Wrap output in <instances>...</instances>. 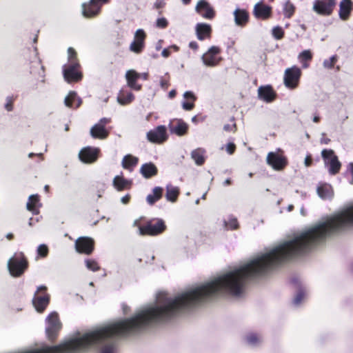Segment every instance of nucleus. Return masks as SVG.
Returning a JSON list of instances; mask_svg holds the SVG:
<instances>
[{
  "mask_svg": "<svg viewBox=\"0 0 353 353\" xmlns=\"http://www.w3.org/2000/svg\"><path fill=\"white\" fill-rule=\"evenodd\" d=\"M68 63L63 66L64 79L68 83L77 82L81 79L82 74L79 71L80 65L77 59V52L74 48L68 49Z\"/></svg>",
  "mask_w": 353,
  "mask_h": 353,
  "instance_id": "obj_1",
  "label": "nucleus"
},
{
  "mask_svg": "<svg viewBox=\"0 0 353 353\" xmlns=\"http://www.w3.org/2000/svg\"><path fill=\"white\" fill-rule=\"evenodd\" d=\"M166 230L165 221L161 219H153L139 226L140 235L157 236Z\"/></svg>",
  "mask_w": 353,
  "mask_h": 353,
  "instance_id": "obj_2",
  "label": "nucleus"
},
{
  "mask_svg": "<svg viewBox=\"0 0 353 353\" xmlns=\"http://www.w3.org/2000/svg\"><path fill=\"white\" fill-rule=\"evenodd\" d=\"M28 268V261L22 252L15 254L8 261L10 274L14 277L21 276Z\"/></svg>",
  "mask_w": 353,
  "mask_h": 353,
  "instance_id": "obj_3",
  "label": "nucleus"
},
{
  "mask_svg": "<svg viewBox=\"0 0 353 353\" xmlns=\"http://www.w3.org/2000/svg\"><path fill=\"white\" fill-rule=\"evenodd\" d=\"M46 332L48 338L54 341L59 332L61 329V323L59 318V314L56 312H52L46 319Z\"/></svg>",
  "mask_w": 353,
  "mask_h": 353,
  "instance_id": "obj_4",
  "label": "nucleus"
},
{
  "mask_svg": "<svg viewBox=\"0 0 353 353\" xmlns=\"http://www.w3.org/2000/svg\"><path fill=\"white\" fill-rule=\"evenodd\" d=\"M321 156L325 165L327 167L329 174L331 175L336 174L341 169V163L339 161L337 156L334 154V150L324 149L321 152Z\"/></svg>",
  "mask_w": 353,
  "mask_h": 353,
  "instance_id": "obj_5",
  "label": "nucleus"
},
{
  "mask_svg": "<svg viewBox=\"0 0 353 353\" xmlns=\"http://www.w3.org/2000/svg\"><path fill=\"white\" fill-rule=\"evenodd\" d=\"M301 75V70L296 66L287 68L285 71L283 81L285 85L290 89H294L298 86Z\"/></svg>",
  "mask_w": 353,
  "mask_h": 353,
  "instance_id": "obj_6",
  "label": "nucleus"
},
{
  "mask_svg": "<svg viewBox=\"0 0 353 353\" xmlns=\"http://www.w3.org/2000/svg\"><path fill=\"white\" fill-rule=\"evenodd\" d=\"M47 290V288L45 285H40L37 288L34 296L32 299V303L36 310L38 312H43L50 302V295L44 293L42 295H39V292H45Z\"/></svg>",
  "mask_w": 353,
  "mask_h": 353,
  "instance_id": "obj_7",
  "label": "nucleus"
},
{
  "mask_svg": "<svg viewBox=\"0 0 353 353\" xmlns=\"http://www.w3.org/2000/svg\"><path fill=\"white\" fill-rule=\"evenodd\" d=\"M336 3V0H315L313 3V10L319 14L330 15Z\"/></svg>",
  "mask_w": 353,
  "mask_h": 353,
  "instance_id": "obj_8",
  "label": "nucleus"
},
{
  "mask_svg": "<svg viewBox=\"0 0 353 353\" xmlns=\"http://www.w3.org/2000/svg\"><path fill=\"white\" fill-rule=\"evenodd\" d=\"M108 0H90L88 3L82 4V14L85 17H93L97 15L101 10V3H107Z\"/></svg>",
  "mask_w": 353,
  "mask_h": 353,
  "instance_id": "obj_9",
  "label": "nucleus"
},
{
  "mask_svg": "<svg viewBox=\"0 0 353 353\" xmlns=\"http://www.w3.org/2000/svg\"><path fill=\"white\" fill-rule=\"evenodd\" d=\"M168 137L166 127L162 125L147 132V139L152 143H163L168 139Z\"/></svg>",
  "mask_w": 353,
  "mask_h": 353,
  "instance_id": "obj_10",
  "label": "nucleus"
},
{
  "mask_svg": "<svg viewBox=\"0 0 353 353\" xmlns=\"http://www.w3.org/2000/svg\"><path fill=\"white\" fill-rule=\"evenodd\" d=\"M75 249L77 252L90 254L94 250V241L87 236H81L75 241Z\"/></svg>",
  "mask_w": 353,
  "mask_h": 353,
  "instance_id": "obj_11",
  "label": "nucleus"
},
{
  "mask_svg": "<svg viewBox=\"0 0 353 353\" xmlns=\"http://www.w3.org/2000/svg\"><path fill=\"white\" fill-rule=\"evenodd\" d=\"M195 11L204 19L212 20L215 17V11L213 7L206 0L198 1Z\"/></svg>",
  "mask_w": 353,
  "mask_h": 353,
  "instance_id": "obj_12",
  "label": "nucleus"
},
{
  "mask_svg": "<svg viewBox=\"0 0 353 353\" xmlns=\"http://www.w3.org/2000/svg\"><path fill=\"white\" fill-rule=\"evenodd\" d=\"M146 34L143 29H138L134 34V41L130 43V50L137 54L141 53L145 47Z\"/></svg>",
  "mask_w": 353,
  "mask_h": 353,
  "instance_id": "obj_13",
  "label": "nucleus"
},
{
  "mask_svg": "<svg viewBox=\"0 0 353 353\" xmlns=\"http://www.w3.org/2000/svg\"><path fill=\"white\" fill-rule=\"evenodd\" d=\"M100 152L99 148L90 146L83 148L79 153V159L85 163H92L97 161Z\"/></svg>",
  "mask_w": 353,
  "mask_h": 353,
  "instance_id": "obj_14",
  "label": "nucleus"
},
{
  "mask_svg": "<svg viewBox=\"0 0 353 353\" xmlns=\"http://www.w3.org/2000/svg\"><path fill=\"white\" fill-rule=\"evenodd\" d=\"M267 163L275 170H281L287 165V159L285 157L279 155L273 152H269L267 156Z\"/></svg>",
  "mask_w": 353,
  "mask_h": 353,
  "instance_id": "obj_15",
  "label": "nucleus"
},
{
  "mask_svg": "<svg viewBox=\"0 0 353 353\" xmlns=\"http://www.w3.org/2000/svg\"><path fill=\"white\" fill-rule=\"evenodd\" d=\"M168 128L170 133L181 137L187 133L188 125L182 119H175L170 121Z\"/></svg>",
  "mask_w": 353,
  "mask_h": 353,
  "instance_id": "obj_16",
  "label": "nucleus"
},
{
  "mask_svg": "<svg viewBox=\"0 0 353 353\" xmlns=\"http://www.w3.org/2000/svg\"><path fill=\"white\" fill-rule=\"evenodd\" d=\"M234 20L235 25L239 27H244L249 21L250 15L245 9L236 8L234 12Z\"/></svg>",
  "mask_w": 353,
  "mask_h": 353,
  "instance_id": "obj_17",
  "label": "nucleus"
},
{
  "mask_svg": "<svg viewBox=\"0 0 353 353\" xmlns=\"http://www.w3.org/2000/svg\"><path fill=\"white\" fill-rule=\"evenodd\" d=\"M195 32L197 39L199 41H203L210 38L212 27L205 23H198L195 26Z\"/></svg>",
  "mask_w": 353,
  "mask_h": 353,
  "instance_id": "obj_18",
  "label": "nucleus"
},
{
  "mask_svg": "<svg viewBox=\"0 0 353 353\" xmlns=\"http://www.w3.org/2000/svg\"><path fill=\"white\" fill-rule=\"evenodd\" d=\"M253 14L257 19H267L271 16L272 7L262 3H257L254 6Z\"/></svg>",
  "mask_w": 353,
  "mask_h": 353,
  "instance_id": "obj_19",
  "label": "nucleus"
},
{
  "mask_svg": "<svg viewBox=\"0 0 353 353\" xmlns=\"http://www.w3.org/2000/svg\"><path fill=\"white\" fill-rule=\"evenodd\" d=\"M258 96L266 103H271L275 99L276 93L271 85L261 86L258 89Z\"/></svg>",
  "mask_w": 353,
  "mask_h": 353,
  "instance_id": "obj_20",
  "label": "nucleus"
},
{
  "mask_svg": "<svg viewBox=\"0 0 353 353\" xmlns=\"http://www.w3.org/2000/svg\"><path fill=\"white\" fill-rule=\"evenodd\" d=\"M132 184V180L126 179L119 175L115 176L112 181V185L117 191L130 189Z\"/></svg>",
  "mask_w": 353,
  "mask_h": 353,
  "instance_id": "obj_21",
  "label": "nucleus"
},
{
  "mask_svg": "<svg viewBox=\"0 0 353 353\" xmlns=\"http://www.w3.org/2000/svg\"><path fill=\"white\" fill-rule=\"evenodd\" d=\"M245 343L252 347L260 346L263 341V337L260 334L256 332H249L244 337Z\"/></svg>",
  "mask_w": 353,
  "mask_h": 353,
  "instance_id": "obj_22",
  "label": "nucleus"
},
{
  "mask_svg": "<svg viewBox=\"0 0 353 353\" xmlns=\"http://www.w3.org/2000/svg\"><path fill=\"white\" fill-rule=\"evenodd\" d=\"M157 166L152 162L143 164L140 168V173L145 179H150L157 174Z\"/></svg>",
  "mask_w": 353,
  "mask_h": 353,
  "instance_id": "obj_23",
  "label": "nucleus"
},
{
  "mask_svg": "<svg viewBox=\"0 0 353 353\" xmlns=\"http://www.w3.org/2000/svg\"><path fill=\"white\" fill-rule=\"evenodd\" d=\"M90 134L93 139H105L108 137L109 131L96 123L91 128Z\"/></svg>",
  "mask_w": 353,
  "mask_h": 353,
  "instance_id": "obj_24",
  "label": "nucleus"
},
{
  "mask_svg": "<svg viewBox=\"0 0 353 353\" xmlns=\"http://www.w3.org/2000/svg\"><path fill=\"white\" fill-rule=\"evenodd\" d=\"M81 99L77 96V92L74 91H70L64 99L65 106L69 108H78L81 105Z\"/></svg>",
  "mask_w": 353,
  "mask_h": 353,
  "instance_id": "obj_25",
  "label": "nucleus"
},
{
  "mask_svg": "<svg viewBox=\"0 0 353 353\" xmlns=\"http://www.w3.org/2000/svg\"><path fill=\"white\" fill-rule=\"evenodd\" d=\"M41 205L39 203V197L38 194H32L29 196L28 201L26 203V208L28 211L32 212L33 214L39 213V208Z\"/></svg>",
  "mask_w": 353,
  "mask_h": 353,
  "instance_id": "obj_26",
  "label": "nucleus"
},
{
  "mask_svg": "<svg viewBox=\"0 0 353 353\" xmlns=\"http://www.w3.org/2000/svg\"><path fill=\"white\" fill-rule=\"evenodd\" d=\"M352 9V2L351 0H343L340 3L339 17L343 20H346L350 16Z\"/></svg>",
  "mask_w": 353,
  "mask_h": 353,
  "instance_id": "obj_27",
  "label": "nucleus"
},
{
  "mask_svg": "<svg viewBox=\"0 0 353 353\" xmlns=\"http://www.w3.org/2000/svg\"><path fill=\"white\" fill-rule=\"evenodd\" d=\"M163 188L159 186L154 187L152 192L146 196V201L150 205H154L160 200L163 196Z\"/></svg>",
  "mask_w": 353,
  "mask_h": 353,
  "instance_id": "obj_28",
  "label": "nucleus"
},
{
  "mask_svg": "<svg viewBox=\"0 0 353 353\" xmlns=\"http://www.w3.org/2000/svg\"><path fill=\"white\" fill-rule=\"evenodd\" d=\"M316 192L319 196L323 200L331 199L333 196L332 187L326 183L318 186Z\"/></svg>",
  "mask_w": 353,
  "mask_h": 353,
  "instance_id": "obj_29",
  "label": "nucleus"
},
{
  "mask_svg": "<svg viewBox=\"0 0 353 353\" xmlns=\"http://www.w3.org/2000/svg\"><path fill=\"white\" fill-rule=\"evenodd\" d=\"M134 99V96L131 92L121 90L117 97V101L119 104L125 105L131 103Z\"/></svg>",
  "mask_w": 353,
  "mask_h": 353,
  "instance_id": "obj_30",
  "label": "nucleus"
},
{
  "mask_svg": "<svg viewBox=\"0 0 353 353\" xmlns=\"http://www.w3.org/2000/svg\"><path fill=\"white\" fill-rule=\"evenodd\" d=\"M205 153V150L203 148H199L196 150H194L191 152V157L195 161V163L198 165H201L205 162L204 154Z\"/></svg>",
  "mask_w": 353,
  "mask_h": 353,
  "instance_id": "obj_31",
  "label": "nucleus"
},
{
  "mask_svg": "<svg viewBox=\"0 0 353 353\" xmlns=\"http://www.w3.org/2000/svg\"><path fill=\"white\" fill-rule=\"evenodd\" d=\"M179 194V190L177 187H174L169 184L166 186L165 198L167 201L170 202H175L177 200Z\"/></svg>",
  "mask_w": 353,
  "mask_h": 353,
  "instance_id": "obj_32",
  "label": "nucleus"
},
{
  "mask_svg": "<svg viewBox=\"0 0 353 353\" xmlns=\"http://www.w3.org/2000/svg\"><path fill=\"white\" fill-rule=\"evenodd\" d=\"M138 158L130 154L125 155L122 161V166L125 169H129L130 167H134L138 163Z\"/></svg>",
  "mask_w": 353,
  "mask_h": 353,
  "instance_id": "obj_33",
  "label": "nucleus"
},
{
  "mask_svg": "<svg viewBox=\"0 0 353 353\" xmlns=\"http://www.w3.org/2000/svg\"><path fill=\"white\" fill-rule=\"evenodd\" d=\"M201 60L203 64L208 67H214L219 63V61L216 59V57L208 52L202 55Z\"/></svg>",
  "mask_w": 353,
  "mask_h": 353,
  "instance_id": "obj_34",
  "label": "nucleus"
},
{
  "mask_svg": "<svg viewBox=\"0 0 353 353\" xmlns=\"http://www.w3.org/2000/svg\"><path fill=\"white\" fill-rule=\"evenodd\" d=\"M306 296V290L304 288L300 287L299 288L296 294H295L292 303L294 306L298 307L301 303L302 301Z\"/></svg>",
  "mask_w": 353,
  "mask_h": 353,
  "instance_id": "obj_35",
  "label": "nucleus"
},
{
  "mask_svg": "<svg viewBox=\"0 0 353 353\" xmlns=\"http://www.w3.org/2000/svg\"><path fill=\"white\" fill-rule=\"evenodd\" d=\"M294 6L290 1H287L285 3L283 12L285 17L290 18L294 14Z\"/></svg>",
  "mask_w": 353,
  "mask_h": 353,
  "instance_id": "obj_36",
  "label": "nucleus"
},
{
  "mask_svg": "<svg viewBox=\"0 0 353 353\" xmlns=\"http://www.w3.org/2000/svg\"><path fill=\"white\" fill-rule=\"evenodd\" d=\"M85 264L86 268L92 272H96L100 269V267L97 261L93 259H85Z\"/></svg>",
  "mask_w": 353,
  "mask_h": 353,
  "instance_id": "obj_37",
  "label": "nucleus"
},
{
  "mask_svg": "<svg viewBox=\"0 0 353 353\" xmlns=\"http://www.w3.org/2000/svg\"><path fill=\"white\" fill-rule=\"evenodd\" d=\"M337 60H338V57H337V55L334 54V55H332L330 59H325L323 61V65L324 68H325L332 69L334 67V65L335 64V63L337 61Z\"/></svg>",
  "mask_w": 353,
  "mask_h": 353,
  "instance_id": "obj_38",
  "label": "nucleus"
},
{
  "mask_svg": "<svg viewBox=\"0 0 353 353\" xmlns=\"http://www.w3.org/2000/svg\"><path fill=\"white\" fill-rule=\"evenodd\" d=\"M140 74L137 72L136 71L131 70H128L125 74V78L127 81H137V80L140 78Z\"/></svg>",
  "mask_w": 353,
  "mask_h": 353,
  "instance_id": "obj_39",
  "label": "nucleus"
},
{
  "mask_svg": "<svg viewBox=\"0 0 353 353\" xmlns=\"http://www.w3.org/2000/svg\"><path fill=\"white\" fill-rule=\"evenodd\" d=\"M272 32V36L276 39H281L284 36V31L283 30L282 28H281L280 26L274 27Z\"/></svg>",
  "mask_w": 353,
  "mask_h": 353,
  "instance_id": "obj_40",
  "label": "nucleus"
},
{
  "mask_svg": "<svg viewBox=\"0 0 353 353\" xmlns=\"http://www.w3.org/2000/svg\"><path fill=\"white\" fill-rule=\"evenodd\" d=\"M225 224L231 230H236L239 228V223L235 217H230L228 222L225 221Z\"/></svg>",
  "mask_w": 353,
  "mask_h": 353,
  "instance_id": "obj_41",
  "label": "nucleus"
},
{
  "mask_svg": "<svg viewBox=\"0 0 353 353\" xmlns=\"http://www.w3.org/2000/svg\"><path fill=\"white\" fill-rule=\"evenodd\" d=\"M37 252L41 257H46L48 254V248L46 245L41 244L38 246Z\"/></svg>",
  "mask_w": 353,
  "mask_h": 353,
  "instance_id": "obj_42",
  "label": "nucleus"
},
{
  "mask_svg": "<svg viewBox=\"0 0 353 353\" xmlns=\"http://www.w3.org/2000/svg\"><path fill=\"white\" fill-rule=\"evenodd\" d=\"M168 20L164 17L159 18L156 21V26L159 28H165L168 26Z\"/></svg>",
  "mask_w": 353,
  "mask_h": 353,
  "instance_id": "obj_43",
  "label": "nucleus"
},
{
  "mask_svg": "<svg viewBox=\"0 0 353 353\" xmlns=\"http://www.w3.org/2000/svg\"><path fill=\"white\" fill-rule=\"evenodd\" d=\"M299 57L304 61L311 60L312 58V53L310 50H303L299 55Z\"/></svg>",
  "mask_w": 353,
  "mask_h": 353,
  "instance_id": "obj_44",
  "label": "nucleus"
},
{
  "mask_svg": "<svg viewBox=\"0 0 353 353\" xmlns=\"http://www.w3.org/2000/svg\"><path fill=\"white\" fill-rule=\"evenodd\" d=\"M6 101H7V103L5 104V108L8 112H10L13 109L12 98L11 97H7Z\"/></svg>",
  "mask_w": 353,
  "mask_h": 353,
  "instance_id": "obj_45",
  "label": "nucleus"
},
{
  "mask_svg": "<svg viewBox=\"0 0 353 353\" xmlns=\"http://www.w3.org/2000/svg\"><path fill=\"white\" fill-rule=\"evenodd\" d=\"M128 86L134 90H140L141 89V85L137 84V81H127Z\"/></svg>",
  "mask_w": 353,
  "mask_h": 353,
  "instance_id": "obj_46",
  "label": "nucleus"
},
{
  "mask_svg": "<svg viewBox=\"0 0 353 353\" xmlns=\"http://www.w3.org/2000/svg\"><path fill=\"white\" fill-rule=\"evenodd\" d=\"M220 48L219 47H216V46H212L209 48V50H208V53L213 55L214 57H215L216 54H218L219 52H220Z\"/></svg>",
  "mask_w": 353,
  "mask_h": 353,
  "instance_id": "obj_47",
  "label": "nucleus"
},
{
  "mask_svg": "<svg viewBox=\"0 0 353 353\" xmlns=\"http://www.w3.org/2000/svg\"><path fill=\"white\" fill-rule=\"evenodd\" d=\"M182 107L185 110H191L194 107V105L193 103L188 102V101H183L182 103Z\"/></svg>",
  "mask_w": 353,
  "mask_h": 353,
  "instance_id": "obj_48",
  "label": "nucleus"
},
{
  "mask_svg": "<svg viewBox=\"0 0 353 353\" xmlns=\"http://www.w3.org/2000/svg\"><path fill=\"white\" fill-rule=\"evenodd\" d=\"M236 149V146L233 143H229L226 145V151L229 154H232Z\"/></svg>",
  "mask_w": 353,
  "mask_h": 353,
  "instance_id": "obj_49",
  "label": "nucleus"
},
{
  "mask_svg": "<svg viewBox=\"0 0 353 353\" xmlns=\"http://www.w3.org/2000/svg\"><path fill=\"white\" fill-rule=\"evenodd\" d=\"M183 97L185 99H192V101H195L196 99V97H195L194 94L192 91L185 92L183 94Z\"/></svg>",
  "mask_w": 353,
  "mask_h": 353,
  "instance_id": "obj_50",
  "label": "nucleus"
},
{
  "mask_svg": "<svg viewBox=\"0 0 353 353\" xmlns=\"http://www.w3.org/2000/svg\"><path fill=\"white\" fill-rule=\"evenodd\" d=\"M110 122V119L109 118H106V117H103V118H101L99 122L97 123L98 125L103 127V128H105V125L108 123Z\"/></svg>",
  "mask_w": 353,
  "mask_h": 353,
  "instance_id": "obj_51",
  "label": "nucleus"
},
{
  "mask_svg": "<svg viewBox=\"0 0 353 353\" xmlns=\"http://www.w3.org/2000/svg\"><path fill=\"white\" fill-rule=\"evenodd\" d=\"M160 85L162 89L166 90L169 86V83L167 80H165L163 79V77H161Z\"/></svg>",
  "mask_w": 353,
  "mask_h": 353,
  "instance_id": "obj_52",
  "label": "nucleus"
},
{
  "mask_svg": "<svg viewBox=\"0 0 353 353\" xmlns=\"http://www.w3.org/2000/svg\"><path fill=\"white\" fill-rule=\"evenodd\" d=\"M165 3L164 2V1L163 0H161V1H157L155 3H154V8H156L157 9H160V8H162L165 6Z\"/></svg>",
  "mask_w": 353,
  "mask_h": 353,
  "instance_id": "obj_53",
  "label": "nucleus"
},
{
  "mask_svg": "<svg viewBox=\"0 0 353 353\" xmlns=\"http://www.w3.org/2000/svg\"><path fill=\"white\" fill-rule=\"evenodd\" d=\"M171 54V51L170 50L169 48H164L162 52H161V55L165 57V58H167L170 56V54Z\"/></svg>",
  "mask_w": 353,
  "mask_h": 353,
  "instance_id": "obj_54",
  "label": "nucleus"
},
{
  "mask_svg": "<svg viewBox=\"0 0 353 353\" xmlns=\"http://www.w3.org/2000/svg\"><path fill=\"white\" fill-rule=\"evenodd\" d=\"M312 159L310 155H307L305 159V161H304L305 165L306 167H310L312 165Z\"/></svg>",
  "mask_w": 353,
  "mask_h": 353,
  "instance_id": "obj_55",
  "label": "nucleus"
},
{
  "mask_svg": "<svg viewBox=\"0 0 353 353\" xmlns=\"http://www.w3.org/2000/svg\"><path fill=\"white\" fill-rule=\"evenodd\" d=\"M130 199V195L129 194H127L124 196L121 197V201L123 204H128Z\"/></svg>",
  "mask_w": 353,
  "mask_h": 353,
  "instance_id": "obj_56",
  "label": "nucleus"
},
{
  "mask_svg": "<svg viewBox=\"0 0 353 353\" xmlns=\"http://www.w3.org/2000/svg\"><path fill=\"white\" fill-rule=\"evenodd\" d=\"M232 128H236V124L235 123L232 124V125H230V124H225L223 126V130L225 131H231L232 130Z\"/></svg>",
  "mask_w": 353,
  "mask_h": 353,
  "instance_id": "obj_57",
  "label": "nucleus"
},
{
  "mask_svg": "<svg viewBox=\"0 0 353 353\" xmlns=\"http://www.w3.org/2000/svg\"><path fill=\"white\" fill-rule=\"evenodd\" d=\"M189 47L194 50H196L199 48V45L196 41H191L189 43Z\"/></svg>",
  "mask_w": 353,
  "mask_h": 353,
  "instance_id": "obj_58",
  "label": "nucleus"
},
{
  "mask_svg": "<svg viewBox=\"0 0 353 353\" xmlns=\"http://www.w3.org/2000/svg\"><path fill=\"white\" fill-rule=\"evenodd\" d=\"M347 170L350 172V173L352 176V178L351 181H350V183L351 184H353V163H349Z\"/></svg>",
  "mask_w": 353,
  "mask_h": 353,
  "instance_id": "obj_59",
  "label": "nucleus"
},
{
  "mask_svg": "<svg viewBox=\"0 0 353 353\" xmlns=\"http://www.w3.org/2000/svg\"><path fill=\"white\" fill-rule=\"evenodd\" d=\"M176 90H172L170 91V92L168 94V97L170 99H172V98H174L176 96Z\"/></svg>",
  "mask_w": 353,
  "mask_h": 353,
  "instance_id": "obj_60",
  "label": "nucleus"
},
{
  "mask_svg": "<svg viewBox=\"0 0 353 353\" xmlns=\"http://www.w3.org/2000/svg\"><path fill=\"white\" fill-rule=\"evenodd\" d=\"M232 183V181L230 179H226L223 183V185L224 186H227V185H230V184Z\"/></svg>",
  "mask_w": 353,
  "mask_h": 353,
  "instance_id": "obj_61",
  "label": "nucleus"
},
{
  "mask_svg": "<svg viewBox=\"0 0 353 353\" xmlns=\"http://www.w3.org/2000/svg\"><path fill=\"white\" fill-rule=\"evenodd\" d=\"M140 74H141L140 75V78H142L144 80H147L148 79V73L143 72V73H141Z\"/></svg>",
  "mask_w": 353,
  "mask_h": 353,
  "instance_id": "obj_62",
  "label": "nucleus"
},
{
  "mask_svg": "<svg viewBox=\"0 0 353 353\" xmlns=\"http://www.w3.org/2000/svg\"><path fill=\"white\" fill-rule=\"evenodd\" d=\"M123 311L124 314H127L128 311L129 310V307L126 305L125 304H123L122 305Z\"/></svg>",
  "mask_w": 353,
  "mask_h": 353,
  "instance_id": "obj_63",
  "label": "nucleus"
},
{
  "mask_svg": "<svg viewBox=\"0 0 353 353\" xmlns=\"http://www.w3.org/2000/svg\"><path fill=\"white\" fill-rule=\"evenodd\" d=\"M168 48H170V50L172 49L175 52H177L179 50V48L176 45H172Z\"/></svg>",
  "mask_w": 353,
  "mask_h": 353,
  "instance_id": "obj_64",
  "label": "nucleus"
}]
</instances>
